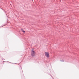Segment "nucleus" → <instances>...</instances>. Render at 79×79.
<instances>
[{
    "label": "nucleus",
    "mask_w": 79,
    "mask_h": 79,
    "mask_svg": "<svg viewBox=\"0 0 79 79\" xmlns=\"http://www.w3.org/2000/svg\"><path fill=\"white\" fill-rule=\"evenodd\" d=\"M60 61H62L63 62V61H64V60H60Z\"/></svg>",
    "instance_id": "5"
},
{
    "label": "nucleus",
    "mask_w": 79,
    "mask_h": 79,
    "mask_svg": "<svg viewBox=\"0 0 79 79\" xmlns=\"http://www.w3.org/2000/svg\"><path fill=\"white\" fill-rule=\"evenodd\" d=\"M1 9H2V10H3V11H4V12H5V13H6V12L5 11V10H3V9L2 8H1Z\"/></svg>",
    "instance_id": "4"
},
{
    "label": "nucleus",
    "mask_w": 79,
    "mask_h": 79,
    "mask_svg": "<svg viewBox=\"0 0 79 79\" xmlns=\"http://www.w3.org/2000/svg\"><path fill=\"white\" fill-rule=\"evenodd\" d=\"M31 55L32 57H34L35 56V51H34V49H32V51L31 52Z\"/></svg>",
    "instance_id": "1"
},
{
    "label": "nucleus",
    "mask_w": 79,
    "mask_h": 79,
    "mask_svg": "<svg viewBox=\"0 0 79 79\" xmlns=\"http://www.w3.org/2000/svg\"><path fill=\"white\" fill-rule=\"evenodd\" d=\"M21 30L23 32L25 33V31H24L22 29Z\"/></svg>",
    "instance_id": "3"
},
{
    "label": "nucleus",
    "mask_w": 79,
    "mask_h": 79,
    "mask_svg": "<svg viewBox=\"0 0 79 79\" xmlns=\"http://www.w3.org/2000/svg\"><path fill=\"white\" fill-rule=\"evenodd\" d=\"M15 64H16V63H15Z\"/></svg>",
    "instance_id": "6"
},
{
    "label": "nucleus",
    "mask_w": 79,
    "mask_h": 79,
    "mask_svg": "<svg viewBox=\"0 0 79 79\" xmlns=\"http://www.w3.org/2000/svg\"><path fill=\"white\" fill-rule=\"evenodd\" d=\"M45 54L47 58H49V57H50V55H49V53H48V52H45Z\"/></svg>",
    "instance_id": "2"
}]
</instances>
